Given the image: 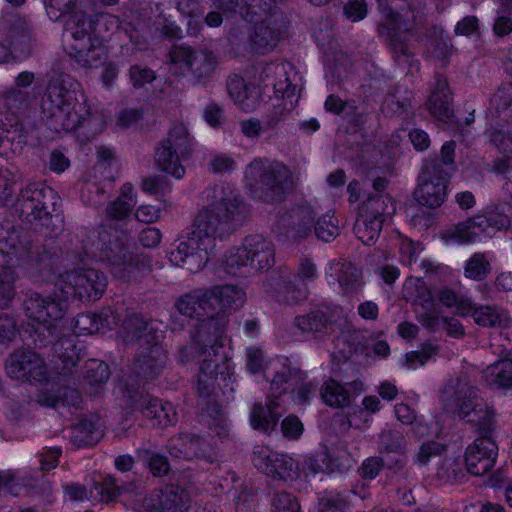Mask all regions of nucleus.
<instances>
[{
	"instance_id": "obj_48",
	"label": "nucleus",
	"mask_w": 512,
	"mask_h": 512,
	"mask_svg": "<svg viewBox=\"0 0 512 512\" xmlns=\"http://www.w3.org/2000/svg\"><path fill=\"white\" fill-rule=\"evenodd\" d=\"M407 445L405 435L397 429L383 430L379 434L378 451L380 455L403 453L407 451Z\"/></svg>"
},
{
	"instance_id": "obj_20",
	"label": "nucleus",
	"mask_w": 512,
	"mask_h": 512,
	"mask_svg": "<svg viewBox=\"0 0 512 512\" xmlns=\"http://www.w3.org/2000/svg\"><path fill=\"white\" fill-rule=\"evenodd\" d=\"M494 423L487 433H482L477 426L479 437L466 449L465 463L467 470L474 476H482L488 473L495 465L498 456V446L492 439Z\"/></svg>"
},
{
	"instance_id": "obj_52",
	"label": "nucleus",
	"mask_w": 512,
	"mask_h": 512,
	"mask_svg": "<svg viewBox=\"0 0 512 512\" xmlns=\"http://www.w3.org/2000/svg\"><path fill=\"white\" fill-rule=\"evenodd\" d=\"M279 39L280 32L278 29L262 23L256 26L252 36V43L259 53H265L276 47Z\"/></svg>"
},
{
	"instance_id": "obj_33",
	"label": "nucleus",
	"mask_w": 512,
	"mask_h": 512,
	"mask_svg": "<svg viewBox=\"0 0 512 512\" xmlns=\"http://www.w3.org/2000/svg\"><path fill=\"white\" fill-rule=\"evenodd\" d=\"M227 91L233 102L245 112L254 111L258 106L261 95L259 87L254 83H246L238 75L229 77Z\"/></svg>"
},
{
	"instance_id": "obj_29",
	"label": "nucleus",
	"mask_w": 512,
	"mask_h": 512,
	"mask_svg": "<svg viewBox=\"0 0 512 512\" xmlns=\"http://www.w3.org/2000/svg\"><path fill=\"white\" fill-rule=\"evenodd\" d=\"M249 255L250 269L254 272L270 269L275 263L273 243L261 234L246 236L244 239Z\"/></svg>"
},
{
	"instance_id": "obj_7",
	"label": "nucleus",
	"mask_w": 512,
	"mask_h": 512,
	"mask_svg": "<svg viewBox=\"0 0 512 512\" xmlns=\"http://www.w3.org/2000/svg\"><path fill=\"white\" fill-rule=\"evenodd\" d=\"M226 325L224 313H216L202 318L196 326L193 348L201 363V370L206 374H227L230 370L227 356L219 351L223 347Z\"/></svg>"
},
{
	"instance_id": "obj_10",
	"label": "nucleus",
	"mask_w": 512,
	"mask_h": 512,
	"mask_svg": "<svg viewBox=\"0 0 512 512\" xmlns=\"http://www.w3.org/2000/svg\"><path fill=\"white\" fill-rule=\"evenodd\" d=\"M55 288L60 290L67 302L78 299L81 302L99 300L107 288L106 275L94 268H78L59 274Z\"/></svg>"
},
{
	"instance_id": "obj_26",
	"label": "nucleus",
	"mask_w": 512,
	"mask_h": 512,
	"mask_svg": "<svg viewBox=\"0 0 512 512\" xmlns=\"http://www.w3.org/2000/svg\"><path fill=\"white\" fill-rule=\"evenodd\" d=\"M140 349L135 358V372L144 378L154 379L158 377L168 360L167 353L161 346V341L153 340Z\"/></svg>"
},
{
	"instance_id": "obj_61",
	"label": "nucleus",
	"mask_w": 512,
	"mask_h": 512,
	"mask_svg": "<svg viewBox=\"0 0 512 512\" xmlns=\"http://www.w3.org/2000/svg\"><path fill=\"white\" fill-rule=\"evenodd\" d=\"M271 505L272 512H300L296 497L286 491L275 493Z\"/></svg>"
},
{
	"instance_id": "obj_58",
	"label": "nucleus",
	"mask_w": 512,
	"mask_h": 512,
	"mask_svg": "<svg viewBox=\"0 0 512 512\" xmlns=\"http://www.w3.org/2000/svg\"><path fill=\"white\" fill-rule=\"evenodd\" d=\"M415 313L417 321L430 333H435L441 329L443 317L440 316L435 303L433 308H423L422 311L416 309Z\"/></svg>"
},
{
	"instance_id": "obj_15",
	"label": "nucleus",
	"mask_w": 512,
	"mask_h": 512,
	"mask_svg": "<svg viewBox=\"0 0 512 512\" xmlns=\"http://www.w3.org/2000/svg\"><path fill=\"white\" fill-rule=\"evenodd\" d=\"M448 174L436 158L424 163L414 192L417 203L428 208L440 207L447 197Z\"/></svg>"
},
{
	"instance_id": "obj_5",
	"label": "nucleus",
	"mask_w": 512,
	"mask_h": 512,
	"mask_svg": "<svg viewBox=\"0 0 512 512\" xmlns=\"http://www.w3.org/2000/svg\"><path fill=\"white\" fill-rule=\"evenodd\" d=\"M443 409L460 419L481 427L487 433L494 420L493 410L478 395L477 388L472 386L465 377L449 379L440 392Z\"/></svg>"
},
{
	"instance_id": "obj_28",
	"label": "nucleus",
	"mask_w": 512,
	"mask_h": 512,
	"mask_svg": "<svg viewBox=\"0 0 512 512\" xmlns=\"http://www.w3.org/2000/svg\"><path fill=\"white\" fill-rule=\"evenodd\" d=\"M122 336L126 342H139L141 348L153 340L162 341L163 331L156 322L146 321L141 316L133 314L124 320Z\"/></svg>"
},
{
	"instance_id": "obj_11",
	"label": "nucleus",
	"mask_w": 512,
	"mask_h": 512,
	"mask_svg": "<svg viewBox=\"0 0 512 512\" xmlns=\"http://www.w3.org/2000/svg\"><path fill=\"white\" fill-rule=\"evenodd\" d=\"M170 65L174 74L190 75L195 81L201 82L211 77L217 60L211 51L179 45L170 52Z\"/></svg>"
},
{
	"instance_id": "obj_41",
	"label": "nucleus",
	"mask_w": 512,
	"mask_h": 512,
	"mask_svg": "<svg viewBox=\"0 0 512 512\" xmlns=\"http://www.w3.org/2000/svg\"><path fill=\"white\" fill-rule=\"evenodd\" d=\"M469 315H472L476 324L488 328H507L511 323L507 313L496 306H480L476 308L473 305V310Z\"/></svg>"
},
{
	"instance_id": "obj_14",
	"label": "nucleus",
	"mask_w": 512,
	"mask_h": 512,
	"mask_svg": "<svg viewBox=\"0 0 512 512\" xmlns=\"http://www.w3.org/2000/svg\"><path fill=\"white\" fill-rule=\"evenodd\" d=\"M317 388L318 384L309 380L306 372L290 364H283L270 383L272 395L279 397L289 391L293 402L298 405L308 404Z\"/></svg>"
},
{
	"instance_id": "obj_56",
	"label": "nucleus",
	"mask_w": 512,
	"mask_h": 512,
	"mask_svg": "<svg viewBox=\"0 0 512 512\" xmlns=\"http://www.w3.org/2000/svg\"><path fill=\"white\" fill-rule=\"evenodd\" d=\"M506 13L512 14V0H500L493 32L497 36H506L512 32V20Z\"/></svg>"
},
{
	"instance_id": "obj_12",
	"label": "nucleus",
	"mask_w": 512,
	"mask_h": 512,
	"mask_svg": "<svg viewBox=\"0 0 512 512\" xmlns=\"http://www.w3.org/2000/svg\"><path fill=\"white\" fill-rule=\"evenodd\" d=\"M20 218L27 224L50 221L57 224L63 216L57 206L58 196L51 187H28L23 192Z\"/></svg>"
},
{
	"instance_id": "obj_6",
	"label": "nucleus",
	"mask_w": 512,
	"mask_h": 512,
	"mask_svg": "<svg viewBox=\"0 0 512 512\" xmlns=\"http://www.w3.org/2000/svg\"><path fill=\"white\" fill-rule=\"evenodd\" d=\"M185 240L170 252V262L191 273L206 266L208 254L213 251L217 241L223 242L234 234L233 226H192Z\"/></svg>"
},
{
	"instance_id": "obj_2",
	"label": "nucleus",
	"mask_w": 512,
	"mask_h": 512,
	"mask_svg": "<svg viewBox=\"0 0 512 512\" xmlns=\"http://www.w3.org/2000/svg\"><path fill=\"white\" fill-rule=\"evenodd\" d=\"M48 15L57 20L66 15L63 44L68 56L80 67L96 69L109 56L104 38L96 33L95 23L85 11L76 9L77 0H46Z\"/></svg>"
},
{
	"instance_id": "obj_19",
	"label": "nucleus",
	"mask_w": 512,
	"mask_h": 512,
	"mask_svg": "<svg viewBox=\"0 0 512 512\" xmlns=\"http://www.w3.org/2000/svg\"><path fill=\"white\" fill-rule=\"evenodd\" d=\"M264 292L277 302L287 305L299 304L308 299L310 291L299 287L290 276L287 267L280 266L268 272L263 281Z\"/></svg>"
},
{
	"instance_id": "obj_3",
	"label": "nucleus",
	"mask_w": 512,
	"mask_h": 512,
	"mask_svg": "<svg viewBox=\"0 0 512 512\" xmlns=\"http://www.w3.org/2000/svg\"><path fill=\"white\" fill-rule=\"evenodd\" d=\"M86 253L105 262L111 274L125 283L136 282L153 270V259L130 242L117 226H99Z\"/></svg>"
},
{
	"instance_id": "obj_54",
	"label": "nucleus",
	"mask_w": 512,
	"mask_h": 512,
	"mask_svg": "<svg viewBox=\"0 0 512 512\" xmlns=\"http://www.w3.org/2000/svg\"><path fill=\"white\" fill-rule=\"evenodd\" d=\"M476 226H449L440 233L441 239L446 243L469 244L479 239V234L474 231Z\"/></svg>"
},
{
	"instance_id": "obj_36",
	"label": "nucleus",
	"mask_w": 512,
	"mask_h": 512,
	"mask_svg": "<svg viewBox=\"0 0 512 512\" xmlns=\"http://www.w3.org/2000/svg\"><path fill=\"white\" fill-rule=\"evenodd\" d=\"M210 292L212 293L211 301L214 314L217 313V310H237L241 308L245 303L246 293L242 288L238 286H214L213 288H210Z\"/></svg>"
},
{
	"instance_id": "obj_47",
	"label": "nucleus",
	"mask_w": 512,
	"mask_h": 512,
	"mask_svg": "<svg viewBox=\"0 0 512 512\" xmlns=\"http://www.w3.org/2000/svg\"><path fill=\"white\" fill-rule=\"evenodd\" d=\"M53 350L63 364V369H69L78 364L82 358V349L72 337H61L53 344Z\"/></svg>"
},
{
	"instance_id": "obj_35",
	"label": "nucleus",
	"mask_w": 512,
	"mask_h": 512,
	"mask_svg": "<svg viewBox=\"0 0 512 512\" xmlns=\"http://www.w3.org/2000/svg\"><path fill=\"white\" fill-rule=\"evenodd\" d=\"M103 437L102 425L97 415L83 417L72 428L71 442L77 447L93 446Z\"/></svg>"
},
{
	"instance_id": "obj_59",
	"label": "nucleus",
	"mask_w": 512,
	"mask_h": 512,
	"mask_svg": "<svg viewBox=\"0 0 512 512\" xmlns=\"http://www.w3.org/2000/svg\"><path fill=\"white\" fill-rule=\"evenodd\" d=\"M26 261L32 267L42 271L51 267L52 255L44 247L30 246L26 251Z\"/></svg>"
},
{
	"instance_id": "obj_43",
	"label": "nucleus",
	"mask_w": 512,
	"mask_h": 512,
	"mask_svg": "<svg viewBox=\"0 0 512 512\" xmlns=\"http://www.w3.org/2000/svg\"><path fill=\"white\" fill-rule=\"evenodd\" d=\"M110 377V370L106 363L91 359L86 362L85 383L90 395H97Z\"/></svg>"
},
{
	"instance_id": "obj_63",
	"label": "nucleus",
	"mask_w": 512,
	"mask_h": 512,
	"mask_svg": "<svg viewBox=\"0 0 512 512\" xmlns=\"http://www.w3.org/2000/svg\"><path fill=\"white\" fill-rule=\"evenodd\" d=\"M344 16L351 22H359L366 18L368 5L365 0H348L343 6Z\"/></svg>"
},
{
	"instance_id": "obj_23",
	"label": "nucleus",
	"mask_w": 512,
	"mask_h": 512,
	"mask_svg": "<svg viewBox=\"0 0 512 512\" xmlns=\"http://www.w3.org/2000/svg\"><path fill=\"white\" fill-rule=\"evenodd\" d=\"M252 463L258 470L278 480H291L297 476L298 472V464L292 457L274 452L264 446L255 447Z\"/></svg>"
},
{
	"instance_id": "obj_27",
	"label": "nucleus",
	"mask_w": 512,
	"mask_h": 512,
	"mask_svg": "<svg viewBox=\"0 0 512 512\" xmlns=\"http://www.w3.org/2000/svg\"><path fill=\"white\" fill-rule=\"evenodd\" d=\"M210 288H196L181 295L175 302L177 311L186 317L197 318L214 314Z\"/></svg>"
},
{
	"instance_id": "obj_16",
	"label": "nucleus",
	"mask_w": 512,
	"mask_h": 512,
	"mask_svg": "<svg viewBox=\"0 0 512 512\" xmlns=\"http://www.w3.org/2000/svg\"><path fill=\"white\" fill-rule=\"evenodd\" d=\"M287 66L284 63H269L262 68L259 75L260 81L265 86H273L276 96L282 98L279 108H275L273 116L267 122L269 128H273L282 118L283 112L292 110L298 101L296 86L286 77Z\"/></svg>"
},
{
	"instance_id": "obj_55",
	"label": "nucleus",
	"mask_w": 512,
	"mask_h": 512,
	"mask_svg": "<svg viewBox=\"0 0 512 512\" xmlns=\"http://www.w3.org/2000/svg\"><path fill=\"white\" fill-rule=\"evenodd\" d=\"M491 272V264L483 253L473 254L466 262L465 277L474 281H483Z\"/></svg>"
},
{
	"instance_id": "obj_51",
	"label": "nucleus",
	"mask_w": 512,
	"mask_h": 512,
	"mask_svg": "<svg viewBox=\"0 0 512 512\" xmlns=\"http://www.w3.org/2000/svg\"><path fill=\"white\" fill-rule=\"evenodd\" d=\"M0 308L7 309L16 295L17 275L12 267L0 265Z\"/></svg>"
},
{
	"instance_id": "obj_38",
	"label": "nucleus",
	"mask_w": 512,
	"mask_h": 512,
	"mask_svg": "<svg viewBox=\"0 0 512 512\" xmlns=\"http://www.w3.org/2000/svg\"><path fill=\"white\" fill-rule=\"evenodd\" d=\"M331 268L337 272L338 283L346 293L355 292L362 286V272L352 262L340 258L331 262Z\"/></svg>"
},
{
	"instance_id": "obj_32",
	"label": "nucleus",
	"mask_w": 512,
	"mask_h": 512,
	"mask_svg": "<svg viewBox=\"0 0 512 512\" xmlns=\"http://www.w3.org/2000/svg\"><path fill=\"white\" fill-rule=\"evenodd\" d=\"M119 322V316L111 308H103L99 313L86 312L77 315L73 329L76 334H93L112 329Z\"/></svg>"
},
{
	"instance_id": "obj_64",
	"label": "nucleus",
	"mask_w": 512,
	"mask_h": 512,
	"mask_svg": "<svg viewBox=\"0 0 512 512\" xmlns=\"http://www.w3.org/2000/svg\"><path fill=\"white\" fill-rule=\"evenodd\" d=\"M445 451V446L436 442L428 441L423 443L415 456V461L419 465H426L433 457L440 456Z\"/></svg>"
},
{
	"instance_id": "obj_45",
	"label": "nucleus",
	"mask_w": 512,
	"mask_h": 512,
	"mask_svg": "<svg viewBox=\"0 0 512 512\" xmlns=\"http://www.w3.org/2000/svg\"><path fill=\"white\" fill-rule=\"evenodd\" d=\"M35 80L34 73L29 71L21 72L15 78L16 87H12L3 92V97L7 106L10 109L19 108L21 105L27 102V94L21 91L19 88L29 87Z\"/></svg>"
},
{
	"instance_id": "obj_25",
	"label": "nucleus",
	"mask_w": 512,
	"mask_h": 512,
	"mask_svg": "<svg viewBox=\"0 0 512 512\" xmlns=\"http://www.w3.org/2000/svg\"><path fill=\"white\" fill-rule=\"evenodd\" d=\"M293 325L307 339L322 340L333 331V313L327 306H317L307 313L297 315Z\"/></svg>"
},
{
	"instance_id": "obj_17",
	"label": "nucleus",
	"mask_w": 512,
	"mask_h": 512,
	"mask_svg": "<svg viewBox=\"0 0 512 512\" xmlns=\"http://www.w3.org/2000/svg\"><path fill=\"white\" fill-rule=\"evenodd\" d=\"M210 197L215 200L199 210L194 224H227L244 220L246 207L236 198H224L220 188L208 190L207 198Z\"/></svg>"
},
{
	"instance_id": "obj_21",
	"label": "nucleus",
	"mask_w": 512,
	"mask_h": 512,
	"mask_svg": "<svg viewBox=\"0 0 512 512\" xmlns=\"http://www.w3.org/2000/svg\"><path fill=\"white\" fill-rule=\"evenodd\" d=\"M125 394L131 407L153 421L154 426L165 428L177 422L178 414L171 403L151 398L148 394L135 389L127 388Z\"/></svg>"
},
{
	"instance_id": "obj_62",
	"label": "nucleus",
	"mask_w": 512,
	"mask_h": 512,
	"mask_svg": "<svg viewBox=\"0 0 512 512\" xmlns=\"http://www.w3.org/2000/svg\"><path fill=\"white\" fill-rule=\"evenodd\" d=\"M129 79L132 86L139 89L156 79L155 72L145 66L134 64L129 69Z\"/></svg>"
},
{
	"instance_id": "obj_60",
	"label": "nucleus",
	"mask_w": 512,
	"mask_h": 512,
	"mask_svg": "<svg viewBox=\"0 0 512 512\" xmlns=\"http://www.w3.org/2000/svg\"><path fill=\"white\" fill-rule=\"evenodd\" d=\"M318 277V269L313 260L308 257H301L296 270V278L301 283L298 284L299 287L308 288V284L315 282Z\"/></svg>"
},
{
	"instance_id": "obj_34",
	"label": "nucleus",
	"mask_w": 512,
	"mask_h": 512,
	"mask_svg": "<svg viewBox=\"0 0 512 512\" xmlns=\"http://www.w3.org/2000/svg\"><path fill=\"white\" fill-rule=\"evenodd\" d=\"M278 395L268 398L265 405L256 403L250 413V423L255 430H260L266 434L274 431L278 425L282 413L279 411L280 403Z\"/></svg>"
},
{
	"instance_id": "obj_22",
	"label": "nucleus",
	"mask_w": 512,
	"mask_h": 512,
	"mask_svg": "<svg viewBox=\"0 0 512 512\" xmlns=\"http://www.w3.org/2000/svg\"><path fill=\"white\" fill-rule=\"evenodd\" d=\"M6 371L9 377L21 381L42 383L48 379L44 359L31 350H18L12 353L6 361Z\"/></svg>"
},
{
	"instance_id": "obj_40",
	"label": "nucleus",
	"mask_w": 512,
	"mask_h": 512,
	"mask_svg": "<svg viewBox=\"0 0 512 512\" xmlns=\"http://www.w3.org/2000/svg\"><path fill=\"white\" fill-rule=\"evenodd\" d=\"M488 134L490 141L504 156L498 169L506 172L512 163V124L499 125L491 129Z\"/></svg>"
},
{
	"instance_id": "obj_37",
	"label": "nucleus",
	"mask_w": 512,
	"mask_h": 512,
	"mask_svg": "<svg viewBox=\"0 0 512 512\" xmlns=\"http://www.w3.org/2000/svg\"><path fill=\"white\" fill-rule=\"evenodd\" d=\"M136 205V194L131 183H124L119 196L106 207V214L113 220H124Z\"/></svg>"
},
{
	"instance_id": "obj_57",
	"label": "nucleus",
	"mask_w": 512,
	"mask_h": 512,
	"mask_svg": "<svg viewBox=\"0 0 512 512\" xmlns=\"http://www.w3.org/2000/svg\"><path fill=\"white\" fill-rule=\"evenodd\" d=\"M212 409L215 415L210 414L207 419L209 430L219 439L224 440L229 436V428L226 418L221 412V409L214 403H207V409Z\"/></svg>"
},
{
	"instance_id": "obj_1",
	"label": "nucleus",
	"mask_w": 512,
	"mask_h": 512,
	"mask_svg": "<svg viewBox=\"0 0 512 512\" xmlns=\"http://www.w3.org/2000/svg\"><path fill=\"white\" fill-rule=\"evenodd\" d=\"M80 83L68 74L52 76L41 102L42 119L50 130L74 132L77 139L88 142L106 127L102 113L92 111L86 99L79 101Z\"/></svg>"
},
{
	"instance_id": "obj_49",
	"label": "nucleus",
	"mask_w": 512,
	"mask_h": 512,
	"mask_svg": "<svg viewBox=\"0 0 512 512\" xmlns=\"http://www.w3.org/2000/svg\"><path fill=\"white\" fill-rule=\"evenodd\" d=\"M250 260L245 242L242 246L227 252L223 259V266L227 273L232 275L250 273Z\"/></svg>"
},
{
	"instance_id": "obj_44",
	"label": "nucleus",
	"mask_w": 512,
	"mask_h": 512,
	"mask_svg": "<svg viewBox=\"0 0 512 512\" xmlns=\"http://www.w3.org/2000/svg\"><path fill=\"white\" fill-rule=\"evenodd\" d=\"M320 395L324 403L333 408H344L350 404L349 389L332 378L323 383Z\"/></svg>"
},
{
	"instance_id": "obj_42",
	"label": "nucleus",
	"mask_w": 512,
	"mask_h": 512,
	"mask_svg": "<svg viewBox=\"0 0 512 512\" xmlns=\"http://www.w3.org/2000/svg\"><path fill=\"white\" fill-rule=\"evenodd\" d=\"M512 206L508 203L490 204L468 221V224H511Z\"/></svg>"
},
{
	"instance_id": "obj_4",
	"label": "nucleus",
	"mask_w": 512,
	"mask_h": 512,
	"mask_svg": "<svg viewBox=\"0 0 512 512\" xmlns=\"http://www.w3.org/2000/svg\"><path fill=\"white\" fill-rule=\"evenodd\" d=\"M245 182L254 198L270 204L282 202L293 190V174L282 162L255 158L245 170Z\"/></svg>"
},
{
	"instance_id": "obj_50",
	"label": "nucleus",
	"mask_w": 512,
	"mask_h": 512,
	"mask_svg": "<svg viewBox=\"0 0 512 512\" xmlns=\"http://www.w3.org/2000/svg\"><path fill=\"white\" fill-rule=\"evenodd\" d=\"M491 382L504 389L512 388V358H501L487 368Z\"/></svg>"
},
{
	"instance_id": "obj_31",
	"label": "nucleus",
	"mask_w": 512,
	"mask_h": 512,
	"mask_svg": "<svg viewBox=\"0 0 512 512\" xmlns=\"http://www.w3.org/2000/svg\"><path fill=\"white\" fill-rule=\"evenodd\" d=\"M207 443L202 437L181 433L170 438L168 442V452L173 458L183 460H193L206 455Z\"/></svg>"
},
{
	"instance_id": "obj_46",
	"label": "nucleus",
	"mask_w": 512,
	"mask_h": 512,
	"mask_svg": "<svg viewBox=\"0 0 512 512\" xmlns=\"http://www.w3.org/2000/svg\"><path fill=\"white\" fill-rule=\"evenodd\" d=\"M139 461L143 463L154 477H163L170 471V463L164 454L152 449L140 448L136 451Z\"/></svg>"
},
{
	"instance_id": "obj_24",
	"label": "nucleus",
	"mask_w": 512,
	"mask_h": 512,
	"mask_svg": "<svg viewBox=\"0 0 512 512\" xmlns=\"http://www.w3.org/2000/svg\"><path fill=\"white\" fill-rule=\"evenodd\" d=\"M189 503V493L183 487L167 484L146 496L142 506L147 512H185Z\"/></svg>"
},
{
	"instance_id": "obj_9",
	"label": "nucleus",
	"mask_w": 512,
	"mask_h": 512,
	"mask_svg": "<svg viewBox=\"0 0 512 512\" xmlns=\"http://www.w3.org/2000/svg\"><path fill=\"white\" fill-rule=\"evenodd\" d=\"M194 145L188 128L182 123L175 124L155 153L158 167L176 179L183 178L185 168L182 163L191 156Z\"/></svg>"
},
{
	"instance_id": "obj_30",
	"label": "nucleus",
	"mask_w": 512,
	"mask_h": 512,
	"mask_svg": "<svg viewBox=\"0 0 512 512\" xmlns=\"http://www.w3.org/2000/svg\"><path fill=\"white\" fill-rule=\"evenodd\" d=\"M428 109L443 126H452L451 94L447 80L443 76L438 75L436 77L434 88L428 100Z\"/></svg>"
},
{
	"instance_id": "obj_53",
	"label": "nucleus",
	"mask_w": 512,
	"mask_h": 512,
	"mask_svg": "<svg viewBox=\"0 0 512 512\" xmlns=\"http://www.w3.org/2000/svg\"><path fill=\"white\" fill-rule=\"evenodd\" d=\"M439 302L447 308H455L457 315L465 317L473 310V303L468 298H463L450 288L441 289L437 293Z\"/></svg>"
},
{
	"instance_id": "obj_13",
	"label": "nucleus",
	"mask_w": 512,
	"mask_h": 512,
	"mask_svg": "<svg viewBox=\"0 0 512 512\" xmlns=\"http://www.w3.org/2000/svg\"><path fill=\"white\" fill-rule=\"evenodd\" d=\"M25 315L40 324L53 336L55 326L53 323L61 319L67 309L68 302L63 293L57 288L48 296H43L38 292H29L23 301Z\"/></svg>"
},
{
	"instance_id": "obj_18",
	"label": "nucleus",
	"mask_w": 512,
	"mask_h": 512,
	"mask_svg": "<svg viewBox=\"0 0 512 512\" xmlns=\"http://www.w3.org/2000/svg\"><path fill=\"white\" fill-rule=\"evenodd\" d=\"M349 193V202L354 205L362 199L361 204H357L355 209L358 211L356 223L362 224H385L389 221V216L395 211L393 202L386 196H372L370 194L360 193V186L357 181H352L347 187Z\"/></svg>"
},
{
	"instance_id": "obj_39",
	"label": "nucleus",
	"mask_w": 512,
	"mask_h": 512,
	"mask_svg": "<svg viewBox=\"0 0 512 512\" xmlns=\"http://www.w3.org/2000/svg\"><path fill=\"white\" fill-rule=\"evenodd\" d=\"M403 296L415 307L433 308L434 297L426 283L420 278H409L403 286Z\"/></svg>"
},
{
	"instance_id": "obj_8",
	"label": "nucleus",
	"mask_w": 512,
	"mask_h": 512,
	"mask_svg": "<svg viewBox=\"0 0 512 512\" xmlns=\"http://www.w3.org/2000/svg\"><path fill=\"white\" fill-rule=\"evenodd\" d=\"M378 1V9L382 15L379 33L390 44L392 53L399 64L408 65L411 68H419L418 61L414 58L408 42L416 37L418 18L411 11L405 15L395 13L384 0Z\"/></svg>"
}]
</instances>
